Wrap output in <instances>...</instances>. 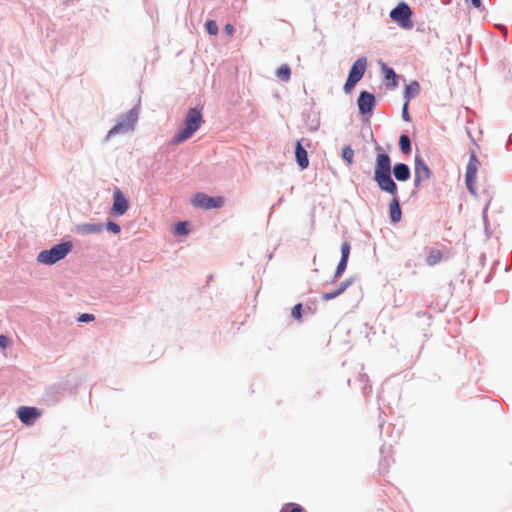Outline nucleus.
Returning a JSON list of instances; mask_svg holds the SVG:
<instances>
[{"mask_svg":"<svg viewBox=\"0 0 512 512\" xmlns=\"http://www.w3.org/2000/svg\"><path fill=\"white\" fill-rule=\"evenodd\" d=\"M374 180L379 189L392 196L389 204L390 219L393 223L401 220L402 212L397 196L398 186L391 177V159L388 154L381 152L376 155Z\"/></svg>","mask_w":512,"mask_h":512,"instance_id":"f257e3e1","label":"nucleus"},{"mask_svg":"<svg viewBox=\"0 0 512 512\" xmlns=\"http://www.w3.org/2000/svg\"><path fill=\"white\" fill-rule=\"evenodd\" d=\"M203 123L202 113L197 108L189 109L183 127L173 136L172 143L180 144L189 139Z\"/></svg>","mask_w":512,"mask_h":512,"instance_id":"f03ea898","label":"nucleus"},{"mask_svg":"<svg viewBox=\"0 0 512 512\" xmlns=\"http://www.w3.org/2000/svg\"><path fill=\"white\" fill-rule=\"evenodd\" d=\"M71 249V242L60 243L53 246L49 250L41 251L37 256V260L42 264L52 265L58 262L59 260L65 258L66 255L71 251Z\"/></svg>","mask_w":512,"mask_h":512,"instance_id":"7ed1b4c3","label":"nucleus"},{"mask_svg":"<svg viewBox=\"0 0 512 512\" xmlns=\"http://www.w3.org/2000/svg\"><path fill=\"white\" fill-rule=\"evenodd\" d=\"M367 68V59L365 57L358 58L352 65L344 90L349 93L352 88L362 79Z\"/></svg>","mask_w":512,"mask_h":512,"instance_id":"20e7f679","label":"nucleus"},{"mask_svg":"<svg viewBox=\"0 0 512 512\" xmlns=\"http://www.w3.org/2000/svg\"><path fill=\"white\" fill-rule=\"evenodd\" d=\"M137 118L138 115L134 110L128 111L126 114L119 118L117 124L108 132L107 137L132 131L134 129Z\"/></svg>","mask_w":512,"mask_h":512,"instance_id":"39448f33","label":"nucleus"},{"mask_svg":"<svg viewBox=\"0 0 512 512\" xmlns=\"http://www.w3.org/2000/svg\"><path fill=\"white\" fill-rule=\"evenodd\" d=\"M411 9L405 3H399L391 12L390 17L403 28H411Z\"/></svg>","mask_w":512,"mask_h":512,"instance_id":"423d86ee","label":"nucleus"},{"mask_svg":"<svg viewBox=\"0 0 512 512\" xmlns=\"http://www.w3.org/2000/svg\"><path fill=\"white\" fill-rule=\"evenodd\" d=\"M224 202V198L221 196L210 197L204 193H196L192 198V204L203 209L220 208Z\"/></svg>","mask_w":512,"mask_h":512,"instance_id":"0eeeda50","label":"nucleus"},{"mask_svg":"<svg viewBox=\"0 0 512 512\" xmlns=\"http://www.w3.org/2000/svg\"><path fill=\"white\" fill-rule=\"evenodd\" d=\"M479 166H480V162H479L476 154L471 153V155L469 157L467 169H466V175H465L466 179L465 180H466V185H467L468 190L473 194H475L474 183L476 181V176H477Z\"/></svg>","mask_w":512,"mask_h":512,"instance_id":"6e6552de","label":"nucleus"},{"mask_svg":"<svg viewBox=\"0 0 512 512\" xmlns=\"http://www.w3.org/2000/svg\"><path fill=\"white\" fill-rule=\"evenodd\" d=\"M17 416L23 424L30 426L41 416V411L35 407L20 406L17 409Z\"/></svg>","mask_w":512,"mask_h":512,"instance_id":"1a4fd4ad","label":"nucleus"},{"mask_svg":"<svg viewBox=\"0 0 512 512\" xmlns=\"http://www.w3.org/2000/svg\"><path fill=\"white\" fill-rule=\"evenodd\" d=\"M431 171L429 167L424 163L420 156L415 157V178L414 184L416 187L420 186L423 181L430 178Z\"/></svg>","mask_w":512,"mask_h":512,"instance_id":"9d476101","label":"nucleus"},{"mask_svg":"<svg viewBox=\"0 0 512 512\" xmlns=\"http://www.w3.org/2000/svg\"><path fill=\"white\" fill-rule=\"evenodd\" d=\"M113 206L112 211L116 215H123L129 208V203L126 197L122 194L119 189H116L113 193Z\"/></svg>","mask_w":512,"mask_h":512,"instance_id":"9b49d317","label":"nucleus"},{"mask_svg":"<svg viewBox=\"0 0 512 512\" xmlns=\"http://www.w3.org/2000/svg\"><path fill=\"white\" fill-rule=\"evenodd\" d=\"M357 102L360 113L367 114L370 113L375 106V97L373 94L363 91L360 93Z\"/></svg>","mask_w":512,"mask_h":512,"instance_id":"f8f14e48","label":"nucleus"},{"mask_svg":"<svg viewBox=\"0 0 512 512\" xmlns=\"http://www.w3.org/2000/svg\"><path fill=\"white\" fill-rule=\"evenodd\" d=\"M295 157L298 165L304 169L307 168L309 165V160L307 156V151L302 147V144L300 141H297L296 147H295Z\"/></svg>","mask_w":512,"mask_h":512,"instance_id":"ddd939ff","label":"nucleus"},{"mask_svg":"<svg viewBox=\"0 0 512 512\" xmlns=\"http://www.w3.org/2000/svg\"><path fill=\"white\" fill-rule=\"evenodd\" d=\"M394 177L398 181H407L410 178V169L404 163H398L393 167Z\"/></svg>","mask_w":512,"mask_h":512,"instance_id":"4468645a","label":"nucleus"},{"mask_svg":"<svg viewBox=\"0 0 512 512\" xmlns=\"http://www.w3.org/2000/svg\"><path fill=\"white\" fill-rule=\"evenodd\" d=\"M420 93V85L417 81L411 82L406 86L404 97L405 102H410V100L416 97Z\"/></svg>","mask_w":512,"mask_h":512,"instance_id":"2eb2a0df","label":"nucleus"},{"mask_svg":"<svg viewBox=\"0 0 512 512\" xmlns=\"http://www.w3.org/2000/svg\"><path fill=\"white\" fill-rule=\"evenodd\" d=\"M276 74L280 80L287 82L291 77V69L287 64H284L277 69Z\"/></svg>","mask_w":512,"mask_h":512,"instance_id":"dca6fc26","label":"nucleus"},{"mask_svg":"<svg viewBox=\"0 0 512 512\" xmlns=\"http://www.w3.org/2000/svg\"><path fill=\"white\" fill-rule=\"evenodd\" d=\"M442 259V253L440 250H431L430 254L426 258V262L429 266L438 264Z\"/></svg>","mask_w":512,"mask_h":512,"instance_id":"f3484780","label":"nucleus"},{"mask_svg":"<svg viewBox=\"0 0 512 512\" xmlns=\"http://www.w3.org/2000/svg\"><path fill=\"white\" fill-rule=\"evenodd\" d=\"M102 229V224H84L80 227V231L84 234L99 233Z\"/></svg>","mask_w":512,"mask_h":512,"instance_id":"a211bd4d","label":"nucleus"},{"mask_svg":"<svg viewBox=\"0 0 512 512\" xmlns=\"http://www.w3.org/2000/svg\"><path fill=\"white\" fill-rule=\"evenodd\" d=\"M383 70H384L385 80L390 81L391 87H393V88L396 87L398 82H397V75L394 72V70L391 68H388V67H384Z\"/></svg>","mask_w":512,"mask_h":512,"instance_id":"6ab92c4d","label":"nucleus"},{"mask_svg":"<svg viewBox=\"0 0 512 512\" xmlns=\"http://www.w3.org/2000/svg\"><path fill=\"white\" fill-rule=\"evenodd\" d=\"M399 146L404 154H408L411 151V142L407 135L400 136Z\"/></svg>","mask_w":512,"mask_h":512,"instance_id":"aec40b11","label":"nucleus"},{"mask_svg":"<svg viewBox=\"0 0 512 512\" xmlns=\"http://www.w3.org/2000/svg\"><path fill=\"white\" fill-rule=\"evenodd\" d=\"M342 158L347 162L348 165H352L354 162V151L350 146H345L342 149Z\"/></svg>","mask_w":512,"mask_h":512,"instance_id":"412c9836","label":"nucleus"},{"mask_svg":"<svg viewBox=\"0 0 512 512\" xmlns=\"http://www.w3.org/2000/svg\"><path fill=\"white\" fill-rule=\"evenodd\" d=\"M280 512H304L303 508L295 503H287L283 505Z\"/></svg>","mask_w":512,"mask_h":512,"instance_id":"4be33fe9","label":"nucleus"},{"mask_svg":"<svg viewBox=\"0 0 512 512\" xmlns=\"http://www.w3.org/2000/svg\"><path fill=\"white\" fill-rule=\"evenodd\" d=\"M347 262L348 260L340 259L334 273V280L338 279L343 274L347 267Z\"/></svg>","mask_w":512,"mask_h":512,"instance_id":"5701e85b","label":"nucleus"},{"mask_svg":"<svg viewBox=\"0 0 512 512\" xmlns=\"http://www.w3.org/2000/svg\"><path fill=\"white\" fill-rule=\"evenodd\" d=\"M206 30L210 35H216L218 33L217 23L213 20H209L205 24Z\"/></svg>","mask_w":512,"mask_h":512,"instance_id":"b1692460","label":"nucleus"},{"mask_svg":"<svg viewBox=\"0 0 512 512\" xmlns=\"http://www.w3.org/2000/svg\"><path fill=\"white\" fill-rule=\"evenodd\" d=\"M292 317L297 320L301 321L302 319V304H296L292 309Z\"/></svg>","mask_w":512,"mask_h":512,"instance_id":"393cba45","label":"nucleus"},{"mask_svg":"<svg viewBox=\"0 0 512 512\" xmlns=\"http://www.w3.org/2000/svg\"><path fill=\"white\" fill-rule=\"evenodd\" d=\"M175 233L178 235H186L188 233L187 225L185 222H178L175 227Z\"/></svg>","mask_w":512,"mask_h":512,"instance_id":"a878e982","label":"nucleus"},{"mask_svg":"<svg viewBox=\"0 0 512 512\" xmlns=\"http://www.w3.org/2000/svg\"><path fill=\"white\" fill-rule=\"evenodd\" d=\"M350 254V245L347 242H344L341 245V259L348 260Z\"/></svg>","mask_w":512,"mask_h":512,"instance_id":"bb28decb","label":"nucleus"},{"mask_svg":"<svg viewBox=\"0 0 512 512\" xmlns=\"http://www.w3.org/2000/svg\"><path fill=\"white\" fill-rule=\"evenodd\" d=\"M339 295H341L340 293H338V289H336L335 291L333 292H328V293H323L322 294V299L324 301H329L331 299H334L336 297H338Z\"/></svg>","mask_w":512,"mask_h":512,"instance_id":"cd10ccee","label":"nucleus"},{"mask_svg":"<svg viewBox=\"0 0 512 512\" xmlns=\"http://www.w3.org/2000/svg\"><path fill=\"white\" fill-rule=\"evenodd\" d=\"M107 229L115 234L119 233L121 230L120 226L113 221H108Z\"/></svg>","mask_w":512,"mask_h":512,"instance_id":"c85d7f7f","label":"nucleus"},{"mask_svg":"<svg viewBox=\"0 0 512 512\" xmlns=\"http://www.w3.org/2000/svg\"><path fill=\"white\" fill-rule=\"evenodd\" d=\"M408 106H409V103L405 102L402 107V118L406 122H409L411 120L409 112H408Z\"/></svg>","mask_w":512,"mask_h":512,"instance_id":"c756f323","label":"nucleus"},{"mask_svg":"<svg viewBox=\"0 0 512 512\" xmlns=\"http://www.w3.org/2000/svg\"><path fill=\"white\" fill-rule=\"evenodd\" d=\"M95 319L93 314L83 313L78 317L79 322H90Z\"/></svg>","mask_w":512,"mask_h":512,"instance_id":"7c9ffc66","label":"nucleus"},{"mask_svg":"<svg viewBox=\"0 0 512 512\" xmlns=\"http://www.w3.org/2000/svg\"><path fill=\"white\" fill-rule=\"evenodd\" d=\"M352 281L350 279L342 282L339 286H338V293L342 294L344 293V291L351 285Z\"/></svg>","mask_w":512,"mask_h":512,"instance_id":"2f4dec72","label":"nucleus"},{"mask_svg":"<svg viewBox=\"0 0 512 512\" xmlns=\"http://www.w3.org/2000/svg\"><path fill=\"white\" fill-rule=\"evenodd\" d=\"M8 345H9L8 338L4 335H0V347L4 349V348L8 347Z\"/></svg>","mask_w":512,"mask_h":512,"instance_id":"473e14b6","label":"nucleus"},{"mask_svg":"<svg viewBox=\"0 0 512 512\" xmlns=\"http://www.w3.org/2000/svg\"><path fill=\"white\" fill-rule=\"evenodd\" d=\"M224 32H225L227 35H229V36L233 35V33H234V27H233V25H232V24H229V23H228V24H226V25L224 26Z\"/></svg>","mask_w":512,"mask_h":512,"instance_id":"72a5a7b5","label":"nucleus"},{"mask_svg":"<svg viewBox=\"0 0 512 512\" xmlns=\"http://www.w3.org/2000/svg\"><path fill=\"white\" fill-rule=\"evenodd\" d=\"M473 7L480 9L481 8V1L480 0H470Z\"/></svg>","mask_w":512,"mask_h":512,"instance_id":"f704fd0d","label":"nucleus"}]
</instances>
